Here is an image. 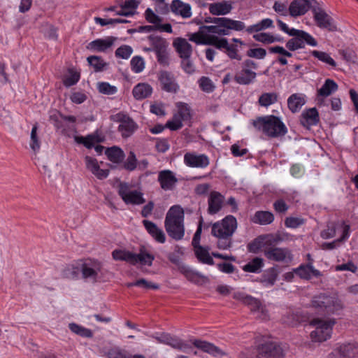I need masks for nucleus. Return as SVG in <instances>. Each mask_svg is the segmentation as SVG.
<instances>
[{"mask_svg": "<svg viewBox=\"0 0 358 358\" xmlns=\"http://www.w3.org/2000/svg\"><path fill=\"white\" fill-rule=\"evenodd\" d=\"M185 213L179 206H172L166 213L164 227L170 237L173 239L181 240L185 235L184 226Z\"/></svg>", "mask_w": 358, "mask_h": 358, "instance_id": "nucleus-1", "label": "nucleus"}, {"mask_svg": "<svg viewBox=\"0 0 358 358\" xmlns=\"http://www.w3.org/2000/svg\"><path fill=\"white\" fill-rule=\"evenodd\" d=\"M252 125L257 130L271 138L282 136L287 131L285 124L274 115L259 117L252 120Z\"/></svg>", "mask_w": 358, "mask_h": 358, "instance_id": "nucleus-2", "label": "nucleus"}, {"mask_svg": "<svg viewBox=\"0 0 358 358\" xmlns=\"http://www.w3.org/2000/svg\"><path fill=\"white\" fill-rule=\"evenodd\" d=\"M112 255L114 259L125 261L133 265L140 263L142 265L150 266L155 259V257L149 253L145 248H141L138 254L124 250H115Z\"/></svg>", "mask_w": 358, "mask_h": 358, "instance_id": "nucleus-3", "label": "nucleus"}, {"mask_svg": "<svg viewBox=\"0 0 358 358\" xmlns=\"http://www.w3.org/2000/svg\"><path fill=\"white\" fill-rule=\"evenodd\" d=\"M335 324L334 319L322 320L319 318L310 321V325L315 327L310 333V338L314 342H324L331 338L332 328Z\"/></svg>", "mask_w": 358, "mask_h": 358, "instance_id": "nucleus-4", "label": "nucleus"}, {"mask_svg": "<svg viewBox=\"0 0 358 358\" xmlns=\"http://www.w3.org/2000/svg\"><path fill=\"white\" fill-rule=\"evenodd\" d=\"M237 226L236 217L233 215H227L221 221L212 224L211 234L216 238H231Z\"/></svg>", "mask_w": 358, "mask_h": 358, "instance_id": "nucleus-5", "label": "nucleus"}, {"mask_svg": "<svg viewBox=\"0 0 358 358\" xmlns=\"http://www.w3.org/2000/svg\"><path fill=\"white\" fill-rule=\"evenodd\" d=\"M290 36H293L286 43V48L290 51H295L304 48L306 45L316 47L317 41L308 33L303 30L296 29L291 31Z\"/></svg>", "mask_w": 358, "mask_h": 358, "instance_id": "nucleus-6", "label": "nucleus"}, {"mask_svg": "<svg viewBox=\"0 0 358 358\" xmlns=\"http://www.w3.org/2000/svg\"><path fill=\"white\" fill-rule=\"evenodd\" d=\"M257 67V64L252 60H245L242 63L241 70L236 72L234 80L239 85H250L256 79L257 73L255 71Z\"/></svg>", "mask_w": 358, "mask_h": 358, "instance_id": "nucleus-7", "label": "nucleus"}, {"mask_svg": "<svg viewBox=\"0 0 358 358\" xmlns=\"http://www.w3.org/2000/svg\"><path fill=\"white\" fill-rule=\"evenodd\" d=\"M313 306L334 313L343 308V303L336 295L320 294L313 297Z\"/></svg>", "mask_w": 358, "mask_h": 358, "instance_id": "nucleus-8", "label": "nucleus"}, {"mask_svg": "<svg viewBox=\"0 0 358 358\" xmlns=\"http://www.w3.org/2000/svg\"><path fill=\"white\" fill-rule=\"evenodd\" d=\"M118 194L126 204L141 205L145 202L143 194L137 189H132L127 182L120 183Z\"/></svg>", "mask_w": 358, "mask_h": 358, "instance_id": "nucleus-9", "label": "nucleus"}, {"mask_svg": "<svg viewBox=\"0 0 358 358\" xmlns=\"http://www.w3.org/2000/svg\"><path fill=\"white\" fill-rule=\"evenodd\" d=\"M178 111L174 114L172 120L168 121L166 127L172 131H176L182 127V122L190 119V107L185 103L178 102L176 104Z\"/></svg>", "mask_w": 358, "mask_h": 358, "instance_id": "nucleus-10", "label": "nucleus"}, {"mask_svg": "<svg viewBox=\"0 0 358 358\" xmlns=\"http://www.w3.org/2000/svg\"><path fill=\"white\" fill-rule=\"evenodd\" d=\"M285 349L273 341H266L257 348V355L259 358H282L285 355Z\"/></svg>", "mask_w": 358, "mask_h": 358, "instance_id": "nucleus-11", "label": "nucleus"}, {"mask_svg": "<svg viewBox=\"0 0 358 358\" xmlns=\"http://www.w3.org/2000/svg\"><path fill=\"white\" fill-rule=\"evenodd\" d=\"M101 264L99 262H86L80 264L82 277L85 280L94 283L101 278Z\"/></svg>", "mask_w": 358, "mask_h": 358, "instance_id": "nucleus-12", "label": "nucleus"}, {"mask_svg": "<svg viewBox=\"0 0 358 358\" xmlns=\"http://www.w3.org/2000/svg\"><path fill=\"white\" fill-rule=\"evenodd\" d=\"M265 257L271 260L283 263H290L293 255L287 248L269 247L264 251Z\"/></svg>", "mask_w": 358, "mask_h": 358, "instance_id": "nucleus-13", "label": "nucleus"}, {"mask_svg": "<svg viewBox=\"0 0 358 358\" xmlns=\"http://www.w3.org/2000/svg\"><path fill=\"white\" fill-rule=\"evenodd\" d=\"M117 121L120 122L118 131L123 138L131 136L138 128L137 124L129 116L118 113L116 115Z\"/></svg>", "mask_w": 358, "mask_h": 358, "instance_id": "nucleus-14", "label": "nucleus"}, {"mask_svg": "<svg viewBox=\"0 0 358 358\" xmlns=\"http://www.w3.org/2000/svg\"><path fill=\"white\" fill-rule=\"evenodd\" d=\"M357 355L358 346L355 343H345L334 349L328 358H355Z\"/></svg>", "mask_w": 358, "mask_h": 358, "instance_id": "nucleus-15", "label": "nucleus"}, {"mask_svg": "<svg viewBox=\"0 0 358 358\" xmlns=\"http://www.w3.org/2000/svg\"><path fill=\"white\" fill-rule=\"evenodd\" d=\"M158 78L163 90L170 93L178 92L180 86L173 73L166 71H161L159 73Z\"/></svg>", "mask_w": 358, "mask_h": 358, "instance_id": "nucleus-16", "label": "nucleus"}, {"mask_svg": "<svg viewBox=\"0 0 358 358\" xmlns=\"http://www.w3.org/2000/svg\"><path fill=\"white\" fill-rule=\"evenodd\" d=\"M223 17H213L210 22L213 23V25L203 26V30L206 31L208 36L213 37L217 40H221L222 38H219L217 36H227V31L224 27V22Z\"/></svg>", "mask_w": 358, "mask_h": 358, "instance_id": "nucleus-17", "label": "nucleus"}, {"mask_svg": "<svg viewBox=\"0 0 358 358\" xmlns=\"http://www.w3.org/2000/svg\"><path fill=\"white\" fill-rule=\"evenodd\" d=\"M184 162L189 167L204 169L210 164L209 158L204 154L197 155L194 152H187L184 155Z\"/></svg>", "mask_w": 358, "mask_h": 358, "instance_id": "nucleus-18", "label": "nucleus"}, {"mask_svg": "<svg viewBox=\"0 0 358 358\" xmlns=\"http://www.w3.org/2000/svg\"><path fill=\"white\" fill-rule=\"evenodd\" d=\"M313 12L316 24L320 28L326 29L329 31L336 30V26L333 19L324 10L314 8Z\"/></svg>", "mask_w": 358, "mask_h": 358, "instance_id": "nucleus-19", "label": "nucleus"}, {"mask_svg": "<svg viewBox=\"0 0 358 358\" xmlns=\"http://www.w3.org/2000/svg\"><path fill=\"white\" fill-rule=\"evenodd\" d=\"M158 182L160 187L165 191L173 189L178 182V179L170 170L161 171L158 174Z\"/></svg>", "mask_w": 358, "mask_h": 358, "instance_id": "nucleus-20", "label": "nucleus"}, {"mask_svg": "<svg viewBox=\"0 0 358 358\" xmlns=\"http://www.w3.org/2000/svg\"><path fill=\"white\" fill-rule=\"evenodd\" d=\"M243 302L249 306L252 312L257 313V317L262 320L267 319V311L260 301L251 296H245L243 298Z\"/></svg>", "mask_w": 358, "mask_h": 358, "instance_id": "nucleus-21", "label": "nucleus"}, {"mask_svg": "<svg viewBox=\"0 0 358 358\" xmlns=\"http://www.w3.org/2000/svg\"><path fill=\"white\" fill-rule=\"evenodd\" d=\"M224 200V196L220 192H211L208 199V213L210 215L217 213L223 206Z\"/></svg>", "mask_w": 358, "mask_h": 358, "instance_id": "nucleus-22", "label": "nucleus"}, {"mask_svg": "<svg viewBox=\"0 0 358 358\" xmlns=\"http://www.w3.org/2000/svg\"><path fill=\"white\" fill-rule=\"evenodd\" d=\"M294 271L301 278L305 280H309L313 277L318 278L322 275L320 271L313 267L312 262L301 264L298 268H294Z\"/></svg>", "mask_w": 358, "mask_h": 358, "instance_id": "nucleus-23", "label": "nucleus"}, {"mask_svg": "<svg viewBox=\"0 0 358 358\" xmlns=\"http://www.w3.org/2000/svg\"><path fill=\"white\" fill-rule=\"evenodd\" d=\"M117 39V38L114 36H108L105 38L96 39L90 42L88 48L96 52H106L113 45Z\"/></svg>", "mask_w": 358, "mask_h": 358, "instance_id": "nucleus-24", "label": "nucleus"}, {"mask_svg": "<svg viewBox=\"0 0 358 358\" xmlns=\"http://www.w3.org/2000/svg\"><path fill=\"white\" fill-rule=\"evenodd\" d=\"M217 49H225L227 55L230 59L241 60V57L238 53L237 46L235 45H229L228 40L225 38H222L221 40L216 39L215 44L214 45Z\"/></svg>", "mask_w": 358, "mask_h": 358, "instance_id": "nucleus-25", "label": "nucleus"}, {"mask_svg": "<svg viewBox=\"0 0 358 358\" xmlns=\"http://www.w3.org/2000/svg\"><path fill=\"white\" fill-rule=\"evenodd\" d=\"M300 122L306 128L315 125L319 122V114L316 108H312L304 110L301 114Z\"/></svg>", "mask_w": 358, "mask_h": 358, "instance_id": "nucleus-26", "label": "nucleus"}, {"mask_svg": "<svg viewBox=\"0 0 358 358\" xmlns=\"http://www.w3.org/2000/svg\"><path fill=\"white\" fill-rule=\"evenodd\" d=\"M143 224L148 232L160 243L166 241V236L163 230L159 228L154 222L149 220H143Z\"/></svg>", "mask_w": 358, "mask_h": 358, "instance_id": "nucleus-27", "label": "nucleus"}, {"mask_svg": "<svg viewBox=\"0 0 358 358\" xmlns=\"http://www.w3.org/2000/svg\"><path fill=\"white\" fill-rule=\"evenodd\" d=\"M310 4L306 0H294L289 7L290 15L296 17L304 15L309 9Z\"/></svg>", "mask_w": 358, "mask_h": 358, "instance_id": "nucleus-28", "label": "nucleus"}, {"mask_svg": "<svg viewBox=\"0 0 358 358\" xmlns=\"http://www.w3.org/2000/svg\"><path fill=\"white\" fill-rule=\"evenodd\" d=\"M217 38H215L211 36H208L207 35L205 30H203V27H201L199 31L192 34L189 40L196 43V44H203V45H215V41Z\"/></svg>", "mask_w": 358, "mask_h": 358, "instance_id": "nucleus-29", "label": "nucleus"}, {"mask_svg": "<svg viewBox=\"0 0 358 358\" xmlns=\"http://www.w3.org/2000/svg\"><path fill=\"white\" fill-rule=\"evenodd\" d=\"M171 9L173 13L182 16L183 18H189L192 16L191 6L180 0H173Z\"/></svg>", "mask_w": 358, "mask_h": 358, "instance_id": "nucleus-30", "label": "nucleus"}, {"mask_svg": "<svg viewBox=\"0 0 358 358\" xmlns=\"http://www.w3.org/2000/svg\"><path fill=\"white\" fill-rule=\"evenodd\" d=\"M233 8L229 1H220L209 5V11L213 15H224L229 13Z\"/></svg>", "mask_w": 358, "mask_h": 358, "instance_id": "nucleus-31", "label": "nucleus"}, {"mask_svg": "<svg viewBox=\"0 0 358 358\" xmlns=\"http://www.w3.org/2000/svg\"><path fill=\"white\" fill-rule=\"evenodd\" d=\"M173 46L181 58L190 57L192 48L186 39L182 38H176L173 42Z\"/></svg>", "mask_w": 358, "mask_h": 358, "instance_id": "nucleus-32", "label": "nucleus"}, {"mask_svg": "<svg viewBox=\"0 0 358 358\" xmlns=\"http://www.w3.org/2000/svg\"><path fill=\"white\" fill-rule=\"evenodd\" d=\"M193 345L202 351L215 357L222 356L223 355L222 351L219 348L204 341L194 340Z\"/></svg>", "mask_w": 358, "mask_h": 358, "instance_id": "nucleus-33", "label": "nucleus"}, {"mask_svg": "<svg viewBox=\"0 0 358 358\" xmlns=\"http://www.w3.org/2000/svg\"><path fill=\"white\" fill-rule=\"evenodd\" d=\"M306 96L303 94H293L287 99L289 109L292 113H296L301 110L306 103Z\"/></svg>", "mask_w": 358, "mask_h": 358, "instance_id": "nucleus-34", "label": "nucleus"}, {"mask_svg": "<svg viewBox=\"0 0 358 358\" xmlns=\"http://www.w3.org/2000/svg\"><path fill=\"white\" fill-rule=\"evenodd\" d=\"M132 93L135 99L141 100L152 94V88L147 83H138L134 87Z\"/></svg>", "mask_w": 358, "mask_h": 358, "instance_id": "nucleus-35", "label": "nucleus"}, {"mask_svg": "<svg viewBox=\"0 0 358 358\" xmlns=\"http://www.w3.org/2000/svg\"><path fill=\"white\" fill-rule=\"evenodd\" d=\"M138 1L136 0H127L120 5V8L116 12V15L122 16H131L134 15L135 10L138 6Z\"/></svg>", "mask_w": 358, "mask_h": 358, "instance_id": "nucleus-36", "label": "nucleus"}, {"mask_svg": "<svg viewBox=\"0 0 358 358\" xmlns=\"http://www.w3.org/2000/svg\"><path fill=\"white\" fill-rule=\"evenodd\" d=\"M338 85L331 79H327L322 86L317 90L318 97H327L338 90Z\"/></svg>", "mask_w": 358, "mask_h": 358, "instance_id": "nucleus-37", "label": "nucleus"}, {"mask_svg": "<svg viewBox=\"0 0 358 358\" xmlns=\"http://www.w3.org/2000/svg\"><path fill=\"white\" fill-rule=\"evenodd\" d=\"M274 220V216L269 211H257L251 220L255 224L266 225L271 224Z\"/></svg>", "mask_w": 358, "mask_h": 358, "instance_id": "nucleus-38", "label": "nucleus"}, {"mask_svg": "<svg viewBox=\"0 0 358 358\" xmlns=\"http://www.w3.org/2000/svg\"><path fill=\"white\" fill-rule=\"evenodd\" d=\"M105 154L110 162L115 164L122 162L124 158L123 150L117 146L107 148L105 151Z\"/></svg>", "mask_w": 358, "mask_h": 358, "instance_id": "nucleus-39", "label": "nucleus"}, {"mask_svg": "<svg viewBox=\"0 0 358 358\" xmlns=\"http://www.w3.org/2000/svg\"><path fill=\"white\" fill-rule=\"evenodd\" d=\"M74 140L77 143L83 144L85 147L88 149L94 147L95 143L101 141L97 134H89L86 136H76Z\"/></svg>", "mask_w": 358, "mask_h": 358, "instance_id": "nucleus-40", "label": "nucleus"}, {"mask_svg": "<svg viewBox=\"0 0 358 358\" xmlns=\"http://www.w3.org/2000/svg\"><path fill=\"white\" fill-rule=\"evenodd\" d=\"M264 259L261 257H255L243 266L245 272L259 273L264 267Z\"/></svg>", "mask_w": 358, "mask_h": 358, "instance_id": "nucleus-41", "label": "nucleus"}, {"mask_svg": "<svg viewBox=\"0 0 358 358\" xmlns=\"http://www.w3.org/2000/svg\"><path fill=\"white\" fill-rule=\"evenodd\" d=\"M148 39L155 53L166 50L168 48L167 41L159 36L150 35Z\"/></svg>", "mask_w": 358, "mask_h": 358, "instance_id": "nucleus-42", "label": "nucleus"}, {"mask_svg": "<svg viewBox=\"0 0 358 358\" xmlns=\"http://www.w3.org/2000/svg\"><path fill=\"white\" fill-rule=\"evenodd\" d=\"M222 21L224 22L223 25L227 29V35L230 34L231 30L240 31L245 28L244 22L239 20H234L229 17H224V20Z\"/></svg>", "mask_w": 358, "mask_h": 358, "instance_id": "nucleus-43", "label": "nucleus"}, {"mask_svg": "<svg viewBox=\"0 0 358 358\" xmlns=\"http://www.w3.org/2000/svg\"><path fill=\"white\" fill-rule=\"evenodd\" d=\"M195 255L198 259L202 263L208 265L214 264V261L210 256L208 250L203 247L201 246L195 248Z\"/></svg>", "mask_w": 358, "mask_h": 358, "instance_id": "nucleus-44", "label": "nucleus"}, {"mask_svg": "<svg viewBox=\"0 0 358 358\" xmlns=\"http://www.w3.org/2000/svg\"><path fill=\"white\" fill-rule=\"evenodd\" d=\"M350 227L348 225L342 227V236L340 238L331 243H324L322 245L323 250H332L336 246V243L346 240L349 236Z\"/></svg>", "mask_w": 358, "mask_h": 358, "instance_id": "nucleus-45", "label": "nucleus"}, {"mask_svg": "<svg viewBox=\"0 0 358 358\" xmlns=\"http://www.w3.org/2000/svg\"><path fill=\"white\" fill-rule=\"evenodd\" d=\"M278 101V94L275 92L263 93L259 98V104L268 107Z\"/></svg>", "mask_w": 358, "mask_h": 358, "instance_id": "nucleus-46", "label": "nucleus"}, {"mask_svg": "<svg viewBox=\"0 0 358 358\" xmlns=\"http://www.w3.org/2000/svg\"><path fill=\"white\" fill-rule=\"evenodd\" d=\"M69 328L73 333L80 336L84 338H92L93 336L92 331L90 329L78 325L76 323H70L69 324Z\"/></svg>", "mask_w": 358, "mask_h": 358, "instance_id": "nucleus-47", "label": "nucleus"}, {"mask_svg": "<svg viewBox=\"0 0 358 358\" xmlns=\"http://www.w3.org/2000/svg\"><path fill=\"white\" fill-rule=\"evenodd\" d=\"M80 272V268L73 264L67 265L62 271L63 278L68 279H77Z\"/></svg>", "mask_w": 358, "mask_h": 358, "instance_id": "nucleus-48", "label": "nucleus"}, {"mask_svg": "<svg viewBox=\"0 0 358 358\" xmlns=\"http://www.w3.org/2000/svg\"><path fill=\"white\" fill-rule=\"evenodd\" d=\"M170 345L171 348L187 352L189 350H190L191 347L187 343L183 342L181 339L171 336L169 338V343L167 344Z\"/></svg>", "mask_w": 358, "mask_h": 358, "instance_id": "nucleus-49", "label": "nucleus"}, {"mask_svg": "<svg viewBox=\"0 0 358 358\" xmlns=\"http://www.w3.org/2000/svg\"><path fill=\"white\" fill-rule=\"evenodd\" d=\"M311 54L313 57L318 59L320 61L327 64L332 67H335L336 66V63L334 59L331 58V56L325 52L313 50L311 52Z\"/></svg>", "mask_w": 358, "mask_h": 358, "instance_id": "nucleus-50", "label": "nucleus"}, {"mask_svg": "<svg viewBox=\"0 0 358 358\" xmlns=\"http://www.w3.org/2000/svg\"><path fill=\"white\" fill-rule=\"evenodd\" d=\"M343 226V224H336L333 222L329 223L327 224V229L321 231V237L324 239L333 238L336 235L337 229L341 228L342 229V227Z\"/></svg>", "mask_w": 358, "mask_h": 358, "instance_id": "nucleus-51", "label": "nucleus"}, {"mask_svg": "<svg viewBox=\"0 0 358 358\" xmlns=\"http://www.w3.org/2000/svg\"><path fill=\"white\" fill-rule=\"evenodd\" d=\"M253 38L257 41L267 44L281 41L280 38L275 37L273 35L268 33H259L254 34Z\"/></svg>", "mask_w": 358, "mask_h": 358, "instance_id": "nucleus-52", "label": "nucleus"}, {"mask_svg": "<svg viewBox=\"0 0 358 358\" xmlns=\"http://www.w3.org/2000/svg\"><path fill=\"white\" fill-rule=\"evenodd\" d=\"M38 126L34 124L32 127L31 135H30V143L29 146L31 149L34 152H37L41 147L39 138L37 136Z\"/></svg>", "mask_w": 358, "mask_h": 358, "instance_id": "nucleus-53", "label": "nucleus"}, {"mask_svg": "<svg viewBox=\"0 0 358 358\" xmlns=\"http://www.w3.org/2000/svg\"><path fill=\"white\" fill-rule=\"evenodd\" d=\"M180 271L188 280L195 283L197 282L199 278L203 277L201 273L195 272L185 266H181Z\"/></svg>", "mask_w": 358, "mask_h": 358, "instance_id": "nucleus-54", "label": "nucleus"}, {"mask_svg": "<svg viewBox=\"0 0 358 358\" xmlns=\"http://www.w3.org/2000/svg\"><path fill=\"white\" fill-rule=\"evenodd\" d=\"M89 64L94 69L95 71H100L106 66V63L98 56H90L87 59Z\"/></svg>", "mask_w": 358, "mask_h": 358, "instance_id": "nucleus-55", "label": "nucleus"}, {"mask_svg": "<svg viewBox=\"0 0 358 358\" xmlns=\"http://www.w3.org/2000/svg\"><path fill=\"white\" fill-rule=\"evenodd\" d=\"M80 79V73L73 69L69 71V75H67L64 79V85L66 87H71L76 84Z\"/></svg>", "mask_w": 358, "mask_h": 358, "instance_id": "nucleus-56", "label": "nucleus"}, {"mask_svg": "<svg viewBox=\"0 0 358 358\" xmlns=\"http://www.w3.org/2000/svg\"><path fill=\"white\" fill-rule=\"evenodd\" d=\"M131 69L135 73H141L145 68V62L141 57H134L131 60Z\"/></svg>", "mask_w": 358, "mask_h": 358, "instance_id": "nucleus-57", "label": "nucleus"}, {"mask_svg": "<svg viewBox=\"0 0 358 358\" xmlns=\"http://www.w3.org/2000/svg\"><path fill=\"white\" fill-rule=\"evenodd\" d=\"M132 52L133 50L131 47L123 45L116 50L115 55L117 57L127 59L131 55Z\"/></svg>", "mask_w": 358, "mask_h": 358, "instance_id": "nucleus-58", "label": "nucleus"}, {"mask_svg": "<svg viewBox=\"0 0 358 358\" xmlns=\"http://www.w3.org/2000/svg\"><path fill=\"white\" fill-rule=\"evenodd\" d=\"M98 90L99 92L108 95L114 94L117 92L116 87L104 82L98 83Z\"/></svg>", "mask_w": 358, "mask_h": 358, "instance_id": "nucleus-59", "label": "nucleus"}, {"mask_svg": "<svg viewBox=\"0 0 358 358\" xmlns=\"http://www.w3.org/2000/svg\"><path fill=\"white\" fill-rule=\"evenodd\" d=\"M277 278L278 274L274 271H271L267 275L264 276L261 282L264 287H270L274 285L277 280Z\"/></svg>", "mask_w": 358, "mask_h": 358, "instance_id": "nucleus-60", "label": "nucleus"}, {"mask_svg": "<svg viewBox=\"0 0 358 358\" xmlns=\"http://www.w3.org/2000/svg\"><path fill=\"white\" fill-rule=\"evenodd\" d=\"M199 83L201 89L206 92H211L215 88L211 80L207 77H201Z\"/></svg>", "mask_w": 358, "mask_h": 358, "instance_id": "nucleus-61", "label": "nucleus"}, {"mask_svg": "<svg viewBox=\"0 0 358 358\" xmlns=\"http://www.w3.org/2000/svg\"><path fill=\"white\" fill-rule=\"evenodd\" d=\"M137 159L134 152L131 151L127 160L124 164V167L128 171H134L136 168Z\"/></svg>", "mask_w": 358, "mask_h": 358, "instance_id": "nucleus-62", "label": "nucleus"}, {"mask_svg": "<svg viewBox=\"0 0 358 358\" xmlns=\"http://www.w3.org/2000/svg\"><path fill=\"white\" fill-rule=\"evenodd\" d=\"M108 355L110 358H145L143 355H127L120 350H113Z\"/></svg>", "mask_w": 358, "mask_h": 358, "instance_id": "nucleus-63", "label": "nucleus"}, {"mask_svg": "<svg viewBox=\"0 0 358 358\" xmlns=\"http://www.w3.org/2000/svg\"><path fill=\"white\" fill-rule=\"evenodd\" d=\"M247 55L250 57L264 59L266 55V51L262 48L250 49L247 52Z\"/></svg>", "mask_w": 358, "mask_h": 358, "instance_id": "nucleus-64", "label": "nucleus"}]
</instances>
